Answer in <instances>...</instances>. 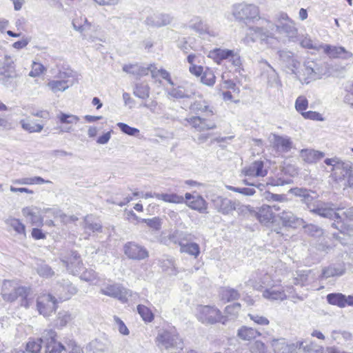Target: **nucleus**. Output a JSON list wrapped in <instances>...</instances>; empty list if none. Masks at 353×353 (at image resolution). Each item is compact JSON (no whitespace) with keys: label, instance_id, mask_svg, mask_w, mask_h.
I'll return each instance as SVG.
<instances>
[{"label":"nucleus","instance_id":"43","mask_svg":"<svg viewBox=\"0 0 353 353\" xmlns=\"http://www.w3.org/2000/svg\"><path fill=\"white\" fill-rule=\"evenodd\" d=\"M170 239L175 244H178L180 246L181 244H185L184 241H189L192 240V234L190 233L176 230L170 235Z\"/></svg>","mask_w":353,"mask_h":353},{"label":"nucleus","instance_id":"5","mask_svg":"<svg viewBox=\"0 0 353 353\" xmlns=\"http://www.w3.org/2000/svg\"><path fill=\"white\" fill-rule=\"evenodd\" d=\"M324 163L331 166L332 174L339 179H348L353 174V163L350 161H343L339 157H334L325 159Z\"/></svg>","mask_w":353,"mask_h":353},{"label":"nucleus","instance_id":"33","mask_svg":"<svg viewBox=\"0 0 353 353\" xmlns=\"http://www.w3.org/2000/svg\"><path fill=\"white\" fill-rule=\"evenodd\" d=\"M325 154L313 149H303L301 151V157L308 163H314L323 158Z\"/></svg>","mask_w":353,"mask_h":353},{"label":"nucleus","instance_id":"50","mask_svg":"<svg viewBox=\"0 0 353 353\" xmlns=\"http://www.w3.org/2000/svg\"><path fill=\"white\" fill-rule=\"evenodd\" d=\"M187 205L192 209L204 213L207 209L205 201L201 196H196L193 200L187 203Z\"/></svg>","mask_w":353,"mask_h":353},{"label":"nucleus","instance_id":"17","mask_svg":"<svg viewBox=\"0 0 353 353\" xmlns=\"http://www.w3.org/2000/svg\"><path fill=\"white\" fill-rule=\"evenodd\" d=\"M181 123L185 126H187L188 124L199 132L216 128V125L214 122L197 116L185 118Z\"/></svg>","mask_w":353,"mask_h":353},{"label":"nucleus","instance_id":"49","mask_svg":"<svg viewBox=\"0 0 353 353\" xmlns=\"http://www.w3.org/2000/svg\"><path fill=\"white\" fill-rule=\"evenodd\" d=\"M220 296L223 301L228 302L238 299L240 296V294L239 292L235 289L230 288H223L220 291Z\"/></svg>","mask_w":353,"mask_h":353},{"label":"nucleus","instance_id":"9","mask_svg":"<svg viewBox=\"0 0 353 353\" xmlns=\"http://www.w3.org/2000/svg\"><path fill=\"white\" fill-rule=\"evenodd\" d=\"M156 343L160 348H183L181 339L175 330H163L159 332L156 338Z\"/></svg>","mask_w":353,"mask_h":353},{"label":"nucleus","instance_id":"45","mask_svg":"<svg viewBox=\"0 0 353 353\" xmlns=\"http://www.w3.org/2000/svg\"><path fill=\"white\" fill-rule=\"evenodd\" d=\"M150 88L147 83L141 82L135 84L133 94L138 98L145 99L150 96Z\"/></svg>","mask_w":353,"mask_h":353},{"label":"nucleus","instance_id":"14","mask_svg":"<svg viewBox=\"0 0 353 353\" xmlns=\"http://www.w3.org/2000/svg\"><path fill=\"white\" fill-rule=\"evenodd\" d=\"M101 293L115 299H119L123 303L128 301V298L132 296V292L125 288L119 285H109L101 289Z\"/></svg>","mask_w":353,"mask_h":353},{"label":"nucleus","instance_id":"10","mask_svg":"<svg viewBox=\"0 0 353 353\" xmlns=\"http://www.w3.org/2000/svg\"><path fill=\"white\" fill-rule=\"evenodd\" d=\"M123 250L125 255L132 260L141 261L149 257L148 250L134 241H130L125 243Z\"/></svg>","mask_w":353,"mask_h":353},{"label":"nucleus","instance_id":"26","mask_svg":"<svg viewBox=\"0 0 353 353\" xmlns=\"http://www.w3.org/2000/svg\"><path fill=\"white\" fill-rule=\"evenodd\" d=\"M280 60L293 74H296V70L300 66V62L294 57L292 52L280 50L279 52Z\"/></svg>","mask_w":353,"mask_h":353},{"label":"nucleus","instance_id":"7","mask_svg":"<svg viewBox=\"0 0 353 353\" xmlns=\"http://www.w3.org/2000/svg\"><path fill=\"white\" fill-rule=\"evenodd\" d=\"M272 31L268 25L266 27L250 26L244 41L248 44L259 42L261 44L268 45L269 41L274 38Z\"/></svg>","mask_w":353,"mask_h":353},{"label":"nucleus","instance_id":"6","mask_svg":"<svg viewBox=\"0 0 353 353\" xmlns=\"http://www.w3.org/2000/svg\"><path fill=\"white\" fill-rule=\"evenodd\" d=\"M197 318L203 323H226V317L216 307L210 305H200L197 308Z\"/></svg>","mask_w":353,"mask_h":353},{"label":"nucleus","instance_id":"41","mask_svg":"<svg viewBox=\"0 0 353 353\" xmlns=\"http://www.w3.org/2000/svg\"><path fill=\"white\" fill-rule=\"evenodd\" d=\"M83 228L85 232H88V230L92 232H101L103 228L102 225L99 222L95 221L92 216L89 215L85 216Z\"/></svg>","mask_w":353,"mask_h":353},{"label":"nucleus","instance_id":"64","mask_svg":"<svg viewBox=\"0 0 353 353\" xmlns=\"http://www.w3.org/2000/svg\"><path fill=\"white\" fill-rule=\"evenodd\" d=\"M37 273L41 276L50 277L54 274L51 268L46 264L40 265L37 269Z\"/></svg>","mask_w":353,"mask_h":353},{"label":"nucleus","instance_id":"37","mask_svg":"<svg viewBox=\"0 0 353 353\" xmlns=\"http://www.w3.org/2000/svg\"><path fill=\"white\" fill-rule=\"evenodd\" d=\"M260 335L258 330L248 326H241L237 331V336L243 341H251Z\"/></svg>","mask_w":353,"mask_h":353},{"label":"nucleus","instance_id":"4","mask_svg":"<svg viewBox=\"0 0 353 353\" xmlns=\"http://www.w3.org/2000/svg\"><path fill=\"white\" fill-rule=\"evenodd\" d=\"M208 57L213 59L217 64H221L224 60H228L235 68L236 72L240 73L243 70V60L238 51L216 48L209 52Z\"/></svg>","mask_w":353,"mask_h":353},{"label":"nucleus","instance_id":"25","mask_svg":"<svg viewBox=\"0 0 353 353\" xmlns=\"http://www.w3.org/2000/svg\"><path fill=\"white\" fill-rule=\"evenodd\" d=\"M261 63H263L266 67V68H263V75H266L268 85L279 90L282 84L276 70L267 61H262Z\"/></svg>","mask_w":353,"mask_h":353},{"label":"nucleus","instance_id":"57","mask_svg":"<svg viewBox=\"0 0 353 353\" xmlns=\"http://www.w3.org/2000/svg\"><path fill=\"white\" fill-rule=\"evenodd\" d=\"M251 353H270L268 347L261 341H254L250 347Z\"/></svg>","mask_w":353,"mask_h":353},{"label":"nucleus","instance_id":"53","mask_svg":"<svg viewBox=\"0 0 353 353\" xmlns=\"http://www.w3.org/2000/svg\"><path fill=\"white\" fill-rule=\"evenodd\" d=\"M19 123L23 130L29 133L40 132L43 128V125L32 123L28 119H21Z\"/></svg>","mask_w":353,"mask_h":353},{"label":"nucleus","instance_id":"39","mask_svg":"<svg viewBox=\"0 0 353 353\" xmlns=\"http://www.w3.org/2000/svg\"><path fill=\"white\" fill-rule=\"evenodd\" d=\"M189 28L201 34L208 33V25L199 17H194L190 20Z\"/></svg>","mask_w":353,"mask_h":353},{"label":"nucleus","instance_id":"35","mask_svg":"<svg viewBox=\"0 0 353 353\" xmlns=\"http://www.w3.org/2000/svg\"><path fill=\"white\" fill-rule=\"evenodd\" d=\"M168 94L171 97L176 99H190L194 94V91L192 89L185 88L183 85H179L170 89Z\"/></svg>","mask_w":353,"mask_h":353},{"label":"nucleus","instance_id":"55","mask_svg":"<svg viewBox=\"0 0 353 353\" xmlns=\"http://www.w3.org/2000/svg\"><path fill=\"white\" fill-rule=\"evenodd\" d=\"M159 75L163 79L166 80L170 85H171L172 86L174 85V82L172 81V79L170 77V73L167 70H165L164 69L158 70L157 68L154 64V67H153V69L152 70V77L153 79H156Z\"/></svg>","mask_w":353,"mask_h":353},{"label":"nucleus","instance_id":"60","mask_svg":"<svg viewBox=\"0 0 353 353\" xmlns=\"http://www.w3.org/2000/svg\"><path fill=\"white\" fill-rule=\"evenodd\" d=\"M141 222L145 223L147 225L154 230H159L161 229V223L159 217L152 219H142Z\"/></svg>","mask_w":353,"mask_h":353},{"label":"nucleus","instance_id":"38","mask_svg":"<svg viewBox=\"0 0 353 353\" xmlns=\"http://www.w3.org/2000/svg\"><path fill=\"white\" fill-rule=\"evenodd\" d=\"M72 26L74 29L79 32L84 38H86L85 32L90 30L92 27L91 23H90L85 17L74 19L72 21Z\"/></svg>","mask_w":353,"mask_h":353},{"label":"nucleus","instance_id":"54","mask_svg":"<svg viewBox=\"0 0 353 353\" xmlns=\"http://www.w3.org/2000/svg\"><path fill=\"white\" fill-rule=\"evenodd\" d=\"M137 312L145 322H152L154 320V314L150 308L143 305H137Z\"/></svg>","mask_w":353,"mask_h":353},{"label":"nucleus","instance_id":"47","mask_svg":"<svg viewBox=\"0 0 353 353\" xmlns=\"http://www.w3.org/2000/svg\"><path fill=\"white\" fill-rule=\"evenodd\" d=\"M345 273V269L341 265H330L324 268L322 272L321 277L327 279L336 276H341Z\"/></svg>","mask_w":353,"mask_h":353},{"label":"nucleus","instance_id":"3","mask_svg":"<svg viewBox=\"0 0 353 353\" xmlns=\"http://www.w3.org/2000/svg\"><path fill=\"white\" fill-rule=\"evenodd\" d=\"M232 14L236 21L245 26L261 19L259 8L253 3L234 4L232 8Z\"/></svg>","mask_w":353,"mask_h":353},{"label":"nucleus","instance_id":"32","mask_svg":"<svg viewBox=\"0 0 353 353\" xmlns=\"http://www.w3.org/2000/svg\"><path fill=\"white\" fill-rule=\"evenodd\" d=\"M256 216L259 222L264 225L268 226L273 222L274 215L270 205H262L259 208Z\"/></svg>","mask_w":353,"mask_h":353},{"label":"nucleus","instance_id":"21","mask_svg":"<svg viewBox=\"0 0 353 353\" xmlns=\"http://www.w3.org/2000/svg\"><path fill=\"white\" fill-rule=\"evenodd\" d=\"M270 344L275 353H297L298 345L288 343L285 339H273Z\"/></svg>","mask_w":353,"mask_h":353},{"label":"nucleus","instance_id":"46","mask_svg":"<svg viewBox=\"0 0 353 353\" xmlns=\"http://www.w3.org/2000/svg\"><path fill=\"white\" fill-rule=\"evenodd\" d=\"M180 252L187 253L196 259L200 254V247L198 243L194 242L185 244L180 243Z\"/></svg>","mask_w":353,"mask_h":353},{"label":"nucleus","instance_id":"62","mask_svg":"<svg viewBox=\"0 0 353 353\" xmlns=\"http://www.w3.org/2000/svg\"><path fill=\"white\" fill-rule=\"evenodd\" d=\"M308 107V101L307 99L303 97H299L295 101V108L297 112L301 114L302 112H304Z\"/></svg>","mask_w":353,"mask_h":353},{"label":"nucleus","instance_id":"52","mask_svg":"<svg viewBox=\"0 0 353 353\" xmlns=\"http://www.w3.org/2000/svg\"><path fill=\"white\" fill-rule=\"evenodd\" d=\"M215 80L216 77L214 71L209 68H206L201 76V81L202 83L208 86H213L215 83Z\"/></svg>","mask_w":353,"mask_h":353},{"label":"nucleus","instance_id":"19","mask_svg":"<svg viewBox=\"0 0 353 353\" xmlns=\"http://www.w3.org/2000/svg\"><path fill=\"white\" fill-rule=\"evenodd\" d=\"M173 17L167 13H155L148 16L145 21L146 25L152 27L160 28L170 24Z\"/></svg>","mask_w":353,"mask_h":353},{"label":"nucleus","instance_id":"2","mask_svg":"<svg viewBox=\"0 0 353 353\" xmlns=\"http://www.w3.org/2000/svg\"><path fill=\"white\" fill-rule=\"evenodd\" d=\"M339 209L331 202L325 203L321 201H316L315 206L310 208V212L323 218L334 219V222L332 223V226L337 229L340 232H346L348 230L344 221H342L341 216L334 212L335 210Z\"/></svg>","mask_w":353,"mask_h":353},{"label":"nucleus","instance_id":"59","mask_svg":"<svg viewBox=\"0 0 353 353\" xmlns=\"http://www.w3.org/2000/svg\"><path fill=\"white\" fill-rule=\"evenodd\" d=\"M72 316L68 312H60L58 314L57 320V325L63 327L67 325L68 322L72 320Z\"/></svg>","mask_w":353,"mask_h":353},{"label":"nucleus","instance_id":"20","mask_svg":"<svg viewBox=\"0 0 353 353\" xmlns=\"http://www.w3.org/2000/svg\"><path fill=\"white\" fill-rule=\"evenodd\" d=\"M304 70L305 74L310 80L321 79L325 74L323 67L312 60H307L304 63Z\"/></svg>","mask_w":353,"mask_h":353},{"label":"nucleus","instance_id":"22","mask_svg":"<svg viewBox=\"0 0 353 353\" xmlns=\"http://www.w3.org/2000/svg\"><path fill=\"white\" fill-rule=\"evenodd\" d=\"M70 77L66 73H60L59 77L61 79L50 81L47 86L54 92H63L73 84V79H65Z\"/></svg>","mask_w":353,"mask_h":353},{"label":"nucleus","instance_id":"8","mask_svg":"<svg viewBox=\"0 0 353 353\" xmlns=\"http://www.w3.org/2000/svg\"><path fill=\"white\" fill-rule=\"evenodd\" d=\"M60 259L68 272L73 275L80 274L83 270V263L77 251L70 250L62 253Z\"/></svg>","mask_w":353,"mask_h":353},{"label":"nucleus","instance_id":"34","mask_svg":"<svg viewBox=\"0 0 353 353\" xmlns=\"http://www.w3.org/2000/svg\"><path fill=\"white\" fill-rule=\"evenodd\" d=\"M273 281L268 274H264L261 277L257 279H250V284L256 290H261L262 289H267L272 285Z\"/></svg>","mask_w":353,"mask_h":353},{"label":"nucleus","instance_id":"11","mask_svg":"<svg viewBox=\"0 0 353 353\" xmlns=\"http://www.w3.org/2000/svg\"><path fill=\"white\" fill-rule=\"evenodd\" d=\"M37 307L40 314L48 316L56 310L57 299L50 294L41 295L37 299Z\"/></svg>","mask_w":353,"mask_h":353},{"label":"nucleus","instance_id":"58","mask_svg":"<svg viewBox=\"0 0 353 353\" xmlns=\"http://www.w3.org/2000/svg\"><path fill=\"white\" fill-rule=\"evenodd\" d=\"M117 125L119 128V129L123 133L128 134L129 136L135 137L139 133V129L131 127L126 123L119 122L117 123Z\"/></svg>","mask_w":353,"mask_h":353},{"label":"nucleus","instance_id":"44","mask_svg":"<svg viewBox=\"0 0 353 353\" xmlns=\"http://www.w3.org/2000/svg\"><path fill=\"white\" fill-rule=\"evenodd\" d=\"M327 302L341 308L345 307L346 296L342 293H330L326 296Z\"/></svg>","mask_w":353,"mask_h":353},{"label":"nucleus","instance_id":"1","mask_svg":"<svg viewBox=\"0 0 353 353\" xmlns=\"http://www.w3.org/2000/svg\"><path fill=\"white\" fill-rule=\"evenodd\" d=\"M30 293V288L18 285L12 281L6 280L3 281L1 296L6 302L12 303L19 299L20 305L28 308L30 303V299H28Z\"/></svg>","mask_w":353,"mask_h":353},{"label":"nucleus","instance_id":"15","mask_svg":"<svg viewBox=\"0 0 353 353\" xmlns=\"http://www.w3.org/2000/svg\"><path fill=\"white\" fill-rule=\"evenodd\" d=\"M57 333L52 330H46L43 332V340L45 342L44 353H61L64 346L57 341Z\"/></svg>","mask_w":353,"mask_h":353},{"label":"nucleus","instance_id":"23","mask_svg":"<svg viewBox=\"0 0 353 353\" xmlns=\"http://www.w3.org/2000/svg\"><path fill=\"white\" fill-rule=\"evenodd\" d=\"M242 174L247 176L263 177L268 174V170L264 168V163L262 161H255L249 166L242 170Z\"/></svg>","mask_w":353,"mask_h":353},{"label":"nucleus","instance_id":"13","mask_svg":"<svg viewBox=\"0 0 353 353\" xmlns=\"http://www.w3.org/2000/svg\"><path fill=\"white\" fill-rule=\"evenodd\" d=\"M263 21L268 23V26L270 30H274V29H276L278 32L285 34L289 41L293 42L298 41V30L295 27V23L293 21H290V23L279 25H275L270 20L263 19Z\"/></svg>","mask_w":353,"mask_h":353},{"label":"nucleus","instance_id":"63","mask_svg":"<svg viewBox=\"0 0 353 353\" xmlns=\"http://www.w3.org/2000/svg\"><path fill=\"white\" fill-rule=\"evenodd\" d=\"M44 70L45 68L41 63L33 61L32 70L29 72L28 75L31 77H37L41 74Z\"/></svg>","mask_w":353,"mask_h":353},{"label":"nucleus","instance_id":"12","mask_svg":"<svg viewBox=\"0 0 353 353\" xmlns=\"http://www.w3.org/2000/svg\"><path fill=\"white\" fill-rule=\"evenodd\" d=\"M214 208L220 213L227 215L230 214L234 210H240L243 205L236 201H232L228 198L216 196L212 200Z\"/></svg>","mask_w":353,"mask_h":353},{"label":"nucleus","instance_id":"42","mask_svg":"<svg viewBox=\"0 0 353 353\" xmlns=\"http://www.w3.org/2000/svg\"><path fill=\"white\" fill-rule=\"evenodd\" d=\"M155 198L159 200H162L166 203H183L184 202V197L176 193H163L155 194Z\"/></svg>","mask_w":353,"mask_h":353},{"label":"nucleus","instance_id":"24","mask_svg":"<svg viewBox=\"0 0 353 353\" xmlns=\"http://www.w3.org/2000/svg\"><path fill=\"white\" fill-rule=\"evenodd\" d=\"M263 296L270 301H283L287 298L283 287L274 284L263 290Z\"/></svg>","mask_w":353,"mask_h":353},{"label":"nucleus","instance_id":"28","mask_svg":"<svg viewBox=\"0 0 353 353\" xmlns=\"http://www.w3.org/2000/svg\"><path fill=\"white\" fill-rule=\"evenodd\" d=\"M154 64H150L147 67L141 66L138 63L124 65L123 70L127 73L137 75L138 77H143L148 75L149 73L152 74Z\"/></svg>","mask_w":353,"mask_h":353},{"label":"nucleus","instance_id":"40","mask_svg":"<svg viewBox=\"0 0 353 353\" xmlns=\"http://www.w3.org/2000/svg\"><path fill=\"white\" fill-rule=\"evenodd\" d=\"M280 219L282 221L283 224L285 226L288 227H296V224H299V222H303L302 219L297 218L290 211H283L280 214Z\"/></svg>","mask_w":353,"mask_h":353},{"label":"nucleus","instance_id":"48","mask_svg":"<svg viewBox=\"0 0 353 353\" xmlns=\"http://www.w3.org/2000/svg\"><path fill=\"white\" fill-rule=\"evenodd\" d=\"M241 305L239 303H234L227 305L224 310L225 315H223V316L226 317V322L228 319H236L241 311Z\"/></svg>","mask_w":353,"mask_h":353},{"label":"nucleus","instance_id":"16","mask_svg":"<svg viewBox=\"0 0 353 353\" xmlns=\"http://www.w3.org/2000/svg\"><path fill=\"white\" fill-rule=\"evenodd\" d=\"M77 292V288L68 280L63 279L54 287V293L61 301L68 300Z\"/></svg>","mask_w":353,"mask_h":353},{"label":"nucleus","instance_id":"30","mask_svg":"<svg viewBox=\"0 0 353 353\" xmlns=\"http://www.w3.org/2000/svg\"><path fill=\"white\" fill-rule=\"evenodd\" d=\"M3 71L0 72V74L3 75L6 81L3 80V83L7 84V81L10 79H14L16 77L14 61L9 56H5L3 62Z\"/></svg>","mask_w":353,"mask_h":353},{"label":"nucleus","instance_id":"36","mask_svg":"<svg viewBox=\"0 0 353 353\" xmlns=\"http://www.w3.org/2000/svg\"><path fill=\"white\" fill-rule=\"evenodd\" d=\"M190 110L195 114L204 112L205 113L206 116L214 114L212 109L209 106L208 102L205 100L195 101L190 105Z\"/></svg>","mask_w":353,"mask_h":353},{"label":"nucleus","instance_id":"18","mask_svg":"<svg viewBox=\"0 0 353 353\" xmlns=\"http://www.w3.org/2000/svg\"><path fill=\"white\" fill-rule=\"evenodd\" d=\"M320 48H321L323 52L332 59H342L347 60L353 57V54L351 52L346 50L341 46L337 47L330 45H321Z\"/></svg>","mask_w":353,"mask_h":353},{"label":"nucleus","instance_id":"27","mask_svg":"<svg viewBox=\"0 0 353 353\" xmlns=\"http://www.w3.org/2000/svg\"><path fill=\"white\" fill-rule=\"evenodd\" d=\"M290 192L296 196L302 198L301 201L307 205V208L310 211V208H314L315 206L316 201H314V196L310 194L311 192L314 194V192L306 188H294L290 189Z\"/></svg>","mask_w":353,"mask_h":353},{"label":"nucleus","instance_id":"29","mask_svg":"<svg viewBox=\"0 0 353 353\" xmlns=\"http://www.w3.org/2000/svg\"><path fill=\"white\" fill-rule=\"evenodd\" d=\"M273 139L272 141L274 148L283 152H288L292 148V141L289 137H282L277 134H272Z\"/></svg>","mask_w":353,"mask_h":353},{"label":"nucleus","instance_id":"51","mask_svg":"<svg viewBox=\"0 0 353 353\" xmlns=\"http://www.w3.org/2000/svg\"><path fill=\"white\" fill-rule=\"evenodd\" d=\"M6 223L17 234L26 235V227L19 219L10 217L6 219Z\"/></svg>","mask_w":353,"mask_h":353},{"label":"nucleus","instance_id":"61","mask_svg":"<svg viewBox=\"0 0 353 353\" xmlns=\"http://www.w3.org/2000/svg\"><path fill=\"white\" fill-rule=\"evenodd\" d=\"M58 118L61 123H74L79 121V117L73 114H68L63 112H61L58 115Z\"/></svg>","mask_w":353,"mask_h":353},{"label":"nucleus","instance_id":"56","mask_svg":"<svg viewBox=\"0 0 353 353\" xmlns=\"http://www.w3.org/2000/svg\"><path fill=\"white\" fill-rule=\"evenodd\" d=\"M303 228L306 234L314 237H320L323 234V229L314 224H307Z\"/></svg>","mask_w":353,"mask_h":353},{"label":"nucleus","instance_id":"31","mask_svg":"<svg viewBox=\"0 0 353 353\" xmlns=\"http://www.w3.org/2000/svg\"><path fill=\"white\" fill-rule=\"evenodd\" d=\"M23 215L28 219L32 225H40L43 223V218L34 207H26L22 209Z\"/></svg>","mask_w":353,"mask_h":353}]
</instances>
